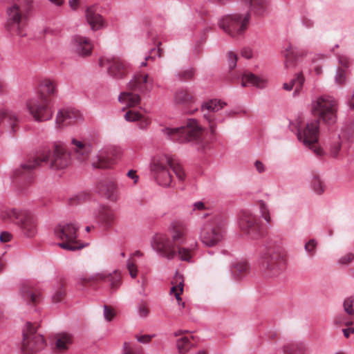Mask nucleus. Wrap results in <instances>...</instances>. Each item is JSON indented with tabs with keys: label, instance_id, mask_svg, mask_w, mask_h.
<instances>
[{
	"label": "nucleus",
	"instance_id": "nucleus-1",
	"mask_svg": "<svg viewBox=\"0 0 354 354\" xmlns=\"http://www.w3.org/2000/svg\"><path fill=\"white\" fill-rule=\"evenodd\" d=\"M150 171L153 180L163 187H172L175 185L170 169L179 181L183 182L186 175L183 167L174 162L172 158L166 154H159L152 158Z\"/></svg>",
	"mask_w": 354,
	"mask_h": 354
},
{
	"label": "nucleus",
	"instance_id": "nucleus-2",
	"mask_svg": "<svg viewBox=\"0 0 354 354\" xmlns=\"http://www.w3.org/2000/svg\"><path fill=\"white\" fill-rule=\"evenodd\" d=\"M50 160V167L54 169H63L71 165V153L65 144L61 142H54L52 147V153H41L37 157L29 160L21 167V171H17V175L29 172L39 167L41 162Z\"/></svg>",
	"mask_w": 354,
	"mask_h": 354
},
{
	"label": "nucleus",
	"instance_id": "nucleus-3",
	"mask_svg": "<svg viewBox=\"0 0 354 354\" xmlns=\"http://www.w3.org/2000/svg\"><path fill=\"white\" fill-rule=\"evenodd\" d=\"M286 262L283 250L279 243L269 241L261 257L260 266L267 278H274L286 269Z\"/></svg>",
	"mask_w": 354,
	"mask_h": 354
},
{
	"label": "nucleus",
	"instance_id": "nucleus-4",
	"mask_svg": "<svg viewBox=\"0 0 354 354\" xmlns=\"http://www.w3.org/2000/svg\"><path fill=\"white\" fill-rule=\"evenodd\" d=\"M4 221H10L17 225L22 234L27 238H32L37 233V221L29 211L17 208H8L0 214Z\"/></svg>",
	"mask_w": 354,
	"mask_h": 354
},
{
	"label": "nucleus",
	"instance_id": "nucleus-5",
	"mask_svg": "<svg viewBox=\"0 0 354 354\" xmlns=\"http://www.w3.org/2000/svg\"><path fill=\"white\" fill-rule=\"evenodd\" d=\"M28 3L26 0H15L7 10L6 30L12 35L24 36L26 25Z\"/></svg>",
	"mask_w": 354,
	"mask_h": 354
},
{
	"label": "nucleus",
	"instance_id": "nucleus-6",
	"mask_svg": "<svg viewBox=\"0 0 354 354\" xmlns=\"http://www.w3.org/2000/svg\"><path fill=\"white\" fill-rule=\"evenodd\" d=\"M225 223L219 216H210L201 228V241L207 247L218 245L224 238Z\"/></svg>",
	"mask_w": 354,
	"mask_h": 354
},
{
	"label": "nucleus",
	"instance_id": "nucleus-7",
	"mask_svg": "<svg viewBox=\"0 0 354 354\" xmlns=\"http://www.w3.org/2000/svg\"><path fill=\"white\" fill-rule=\"evenodd\" d=\"M162 133L169 139L180 143L191 141H198L203 134V129L198 124L197 120L189 119L185 126L178 128L165 127Z\"/></svg>",
	"mask_w": 354,
	"mask_h": 354
},
{
	"label": "nucleus",
	"instance_id": "nucleus-8",
	"mask_svg": "<svg viewBox=\"0 0 354 354\" xmlns=\"http://www.w3.org/2000/svg\"><path fill=\"white\" fill-rule=\"evenodd\" d=\"M250 17L249 10L227 15L220 19L218 26L230 36L236 37L246 31L249 27Z\"/></svg>",
	"mask_w": 354,
	"mask_h": 354
},
{
	"label": "nucleus",
	"instance_id": "nucleus-9",
	"mask_svg": "<svg viewBox=\"0 0 354 354\" xmlns=\"http://www.w3.org/2000/svg\"><path fill=\"white\" fill-rule=\"evenodd\" d=\"M337 101L332 96L323 95L312 103L311 111L319 120L330 125L337 120Z\"/></svg>",
	"mask_w": 354,
	"mask_h": 354
},
{
	"label": "nucleus",
	"instance_id": "nucleus-10",
	"mask_svg": "<svg viewBox=\"0 0 354 354\" xmlns=\"http://www.w3.org/2000/svg\"><path fill=\"white\" fill-rule=\"evenodd\" d=\"M78 227L73 223L59 225L55 229V235L61 241L58 245L66 250L75 251L86 246L80 240L77 239Z\"/></svg>",
	"mask_w": 354,
	"mask_h": 354
},
{
	"label": "nucleus",
	"instance_id": "nucleus-11",
	"mask_svg": "<svg viewBox=\"0 0 354 354\" xmlns=\"http://www.w3.org/2000/svg\"><path fill=\"white\" fill-rule=\"evenodd\" d=\"M319 135V120L315 119L308 122L304 127L298 128V139L305 146L310 149L314 153L320 156L322 155V149L317 146Z\"/></svg>",
	"mask_w": 354,
	"mask_h": 354
},
{
	"label": "nucleus",
	"instance_id": "nucleus-12",
	"mask_svg": "<svg viewBox=\"0 0 354 354\" xmlns=\"http://www.w3.org/2000/svg\"><path fill=\"white\" fill-rule=\"evenodd\" d=\"M46 346L45 340L41 335L37 333L36 327L28 323L24 331V339L21 349L24 354H34L42 350Z\"/></svg>",
	"mask_w": 354,
	"mask_h": 354
},
{
	"label": "nucleus",
	"instance_id": "nucleus-13",
	"mask_svg": "<svg viewBox=\"0 0 354 354\" xmlns=\"http://www.w3.org/2000/svg\"><path fill=\"white\" fill-rule=\"evenodd\" d=\"M26 107L34 120L37 122L48 121L52 118L53 115L50 102L37 96L28 100Z\"/></svg>",
	"mask_w": 354,
	"mask_h": 354
},
{
	"label": "nucleus",
	"instance_id": "nucleus-14",
	"mask_svg": "<svg viewBox=\"0 0 354 354\" xmlns=\"http://www.w3.org/2000/svg\"><path fill=\"white\" fill-rule=\"evenodd\" d=\"M151 246L161 258L172 260L176 257V245L166 234L155 235Z\"/></svg>",
	"mask_w": 354,
	"mask_h": 354
},
{
	"label": "nucleus",
	"instance_id": "nucleus-15",
	"mask_svg": "<svg viewBox=\"0 0 354 354\" xmlns=\"http://www.w3.org/2000/svg\"><path fill=\"white\" fill-rule=\"evenodd\" d=\"M226 106V103L217 99L210 100L204 102L201 106V111L203 112V118L207 121L210 138L213 139L216 136V116L215 113L223 109Z\"/></svg>",
	"mask_w": 354,
	"mask_h": 354
},
{
	"label": "nucleus",
	"instance_id": "nucleus-16",
	"mask_svg": "<svg viewBox=\"0 0 354 354\" xmlns=\"http://www.w3.org/2000/svg\"><path fill=\"white\" fill-rule=\"evenodd\" d=\"M99 64L101 67H106L109 75L115 79H122L128 73L127 63L118 57H102Z\"/></svg>",
	"mask_w": 354,
	"mask_h": 354
},
{
	"label": "nucleus",
	"instance_id": "nucleus-17",
	"mask_svg": "<svg viewBox=\"0 0 354 354\" xmlns=\"http://www.w3.org/2000/svg\"><path fill=\"white\" fill-rule=\"evenodd\" d=\"M239 227L252 239H257L259 235L261 228L259 220L250 212H242L239 218Z\"/></svg>",
	"mask_w": 354,
	"mask_h": 354
},
{
	"label": "nucleus",
	"instance_id": "nucleus-18",
	"mask_svg": "<svg viewBox=\"0 0 354 354\" xmlns=\"http://www.w3.org/2000/svg\"><path fill=\"white\" fill-rule=\"evenodd\" d=\"M82 120V115L77 110L61 109L55 118L57 129H62L68 125L74 124Z\"/></svg>",
	"mask_w": 354,
	"mask_h": 354
},
{
	"label": "nucleus",
	"instance_id": "nucleus-19",
	"mask_svg": "<svg viewBox=\"0 0 354 354\" xmlns=\"http://www.w3.org/2000/svg\"><path fill=\"white\" fill-rule=\"evenodd\" d=\"M98 280L110 282L111 290L112 291H115L122 283V277L120 272L118 270H115L112 273H106L104 272L94 274L88 279L82 278L80 279V283L82 285H85L87 282Z\"/></svg>",
	"mask_w": 354,
	"mask_h": 354
},
{
	"label": "nucleus",
	"instance_id": "nucleus-20",
	"mask_svg": "<svg viewBox=\"0 0 354 354\" xmlns=\"http://www.w3.org/2000/svg\"><path fill=\"white\" fill-rule=\"evenodd\" d=\"M169 237L176 245L185 244L188 238L187 224L183 221L173 222L169 227Z\"/></svg>",
	"mask_w": 354,
	"mask_h": 354
},
{
	"label": "nucleus",
	"instance_id": "nucleus-21",
	"mask_svg": "<svg viewBox=\"0 0 354 354\" xmlns=\"http://www.w3.org/2000/svg\"><path fill=\"white\" fill-rule=\"evenodd\" d=\"M97 191L105 196L111 201H116L118 198L119 189L116 181L113 178H105L97 185Z\"/></svg>",
	"mask_w": 354,
	"mask_h": 354
},
{
	"label": "nucleus",
	"instance_id": "nucleus-22",
	"mask_svg": "<svg viewBox=\"0 0 354 354\" xmlns=\"http://www.w3.org/2000/svg\"><path fill=\"white\" fill-rule=\"evenodd\" d=\"M129 88L141 93L150 92L153 88V80L148 75L139 73L129 82Z\"/></svg>",
	"mask_w": 354,
	"mask_h": 354
},
{
	"label": "nucleus",
	"instance_id": "nucleus-23",
	"mask_svg": "<svg viewBox=\"0 0 354 354\" xmlns=\"http://www.w3.org/2000/svg\"><path fill=\"white\" fill-rule=\"evenodd\" d=\"M73 47L74 51L78 55L86 57L91 55L93 44L88 37L75 35L73 38Z\"/></svg>",
	"mask_w": 354,
	"mask_h": 354
},
{
	"label": "nucleus",
	"instance_id": "nucleus-24",
	"mask_svg": "<svg viewBox=\"0 0 354 354\" xmlns=\"http://www.w3.org/2000/svg\"><path fill=\"white\" fill-rule=\"evenodd\" d=\"M20 292L30 305H36L41 301V293L40 290L28 282L24 283L21 285Z\"/></svg>",
	"mask_w": 354,
	"mask_h": 354
},
{
	"label": "nucleus",
	"instance_id": "nucleus-25",
	"mask_svg": "<svg viewBox=\"0 0 354 354\" xmlns=\"http://www.w3.org/2000/svg\"><path fill=\"white\" fill-rule=\"evenodd\" d=\"M198 244L196 241L192 242L189 246H185V244L178 245L176 248V256H178L180 261L191 263L198 249Z\"/></svg>",
	"mask_w": 354,
	"mask_h": 354
},
{
	"label": "nucleus",
	"instance_id": "nucleus-26",
	"mask_svg": "<svg viewBox=\"0 0 354 354\" xmlns=\"http://www.w3.org/2000/svg\"><path fill=\"white\" fill-rule=\"evenodd\" d=\"M56 83L51 80L46 79L41 82L37 97L51 101V98L57 93Z\"/></svg>",
	"mask_w": 354,
	"mask_h": 354
},
{
	"label": "nucleus",
	"instance_id": "nucleus-27",
	"mask_svg": "<svg viewBox=\"0 0 354 354\" xmlns=\"http://www.w3.org/2000/svg\"><path fill=\"white\" fill-rule=\"evenodd\" d=\"M71 144L73 145L72 149L76 158L82 162L87 160L91 151V145L75 138L72 139Z\"/></svg>",
	"mask_w": 354,
	"mask_h": 354
},
{
	"label": "nucleus",
	"instance_id": "nucleus-28",
	"mask_svg": "<svg viewBox=\"0 0 354 354\" xmlns=\"http://www.w3.org/2000/svg\"><path fill=\"white\" fill-rule=\"evenodd\" d=\"M87 22L93 30H97L103 27L104 20L102 17L96 12L95 6H90L86 10Z\"/></svg>",
	"mask_w": 354,
	"mask_h": 354
},
{
	"label": "nucleus",
	"instance_id": "nucleus-29",
	"mask_svg": "<svg viewBox=\"0 0 354 354\" xmlns=\"http://www.w3.org/2000/svg\"><path fill=\"white\" fill-rule=\"evenodd\" d=\"M174 100L176 104L188 106L195 102V97L188 89L180 88L175 93Z\"/></svg>",
	"mask_w": 354,
	"mask_h": 354
},
{
	"label": "nucleus",
	"instance_id": "nucleus-30",
	"mask_svg": "<svg viewBox=\"0 0 354 354\" xmlns=\"http://www.w3.org/2000/svg\"><path fill=\"white\" fill-rule=\"evenodd\" d=\"M304 51L298 49L292 46H289L284 52L285 67L292 68L295 66L298 57L304 56Z\"/></svg>",
	"mask_w": 354,
	"mask_h": 354
},
{
	"label": "nucleus",
	"instance_id": "nucleus-31",
	"mask_svg": "<svg viewBox=\"0 0 354 354\" xmlns=\"http://www.w3.org/2000/svg\"><path fill=\"white\" fill-rule=\"evenodd\" d=\"M55 351L63 353L67 351L73 342L72 336L66 333H57L55 335Z\"/></svg>",
	"mask_w": 354,
	"mask_h": 354
},
{
	"label": "nucleus",
	"instance_id": "nucleus-32",
	"mask_svg": "<svg viewBox=\"0 0 354 354\" xmlns=\"http://www.w3.org/2000/svg\"><path fill=\"white\" fill-rule=\"evenodd\" d=\"M124 119L128 122H137L140 129L147 128L151 123L149 118L142 115L138 111L129 110L124 114Z\"/></svg>",
	"mask_w": 354,
	"mask_h": 354
},
{
	"label": "nucleus",
	"instance_id": "nucleus-33",
	"mask_svg": "<svg viewBox=\"0 0 354 354\" xmlns=\"http://www.w3.org/2000/svg\"><path fill=\"white\" fill-rule=\"evenodd\" d=\"M97 217L104 225H110L114 221L115 214L110 207L101 205L98 208Z\"/></svg>",
	"mask_w": 354,
	"mask_h": 354
},
{
	"label": "nucleus",
	"instance_id": "nucleus-34",
	"mask_svg": "<svg viewBox=\"0 0 354 354\" xmlns=\"http://www.w3.org/2000/svg\"><path fill=\"white\" fill-rule=\"evenodd\" d=\"M172 287L171 288L170 292L174 295L179 303L181 301L180 295L183 292V286H184V278L183 276L176 272L172 281H171Z\"/></svg>",
	"mask_w": 354,
	"mask_h": 354
},
{
	"label": "nucleus",
	"instance_id": "nucleus-35",
	"mask_svg": "<svg viewBox=\"0 0 354 354\" xmlns=\"http://www.w3.org/2000/svg\"><path fill=\"white\" fill-rule=\"evenodd\" d=\"M241 82L243 86H254L257 88H263L266 84V80L250 73H244Z\"/></svg>",
	"mask_w": 354,
	"mask_h": 354
},
{
	"label": "nucleus",
	"instance_id": "nucleus-36",
	"mask_svg": "<svg viewBox=\"0 0 354 354\" xmlns=\"http://www.w3.org/2000/svg\"><path fill=\"white\" fill-rule=\"evenodd\" d=\"M305 78L303 73H299L297 74V77L292 79L289 83H284L283 88L287 91H290L295 88L294 95L296 96L299 95L301 90Z\"/></svg>",
	"mask_w": 354,
	"mask_h": 354
},
{
	"label": "nucleus",
	"instance_id": "nucleus-37",
	"mask_svg": "<svg viewBox=\"0 0 354 354\" xmlns=\"http://www.w3.org/2000/svg\"><path fill=\"white\" fill-rule=\"evenodd\" d=\"M250 272V266L247 261H241L235 263L232 268V273L236 279H241Z\"/></svg>",
	"mask_w": 354,
	"mask_h": 354
},
{
	"label": "nucleus",
	"instance_id": "nucleus-38",
	"mask_svg": "<svg viewBox=\"0 0 354 354\" xmlns=\"http://www.w3.org/2000/svg\"><path fill=\"white\" fill-rule=\"evenodd\" d=\"M119 101L125 104L127 106L131 107L138 104L140 102V97L138 94L126 91L122 93L119 96Z\"/></svg>",
	"mask_w": 354,
	"mask_h": 354
},
{
	"label": "nucleus",
	"instance_id": "nucleus-39",
	"mask_svg": "<svg viewBox=\"0 0 354 354\" xmlns=\"http://www.w3.org/2000/svg\"><path fill=\"white\" fill-rule=\"evenodd\" d=\"M250 10L257 16H262L268 6V0H249Z\"/></svg>",
	"mask_w": 354,
	"mask_h": 354
},
{
	"label": "nucleus",
	"instance_id": "nucleus-40",
	"mask_svg": "<svg viewBox=\"0 0 354 354\" xmlns=\"http://www.w3.org/2000/svg\"><path fill=\"white\" fill-rule=\"evenodd\" d=\"M284 354H308V348L303 344H288L283 347Z\"/></svg>",
	"mask_w": 354,
	"mask_h": 354
},
{
	"label": "nucleus",
	"instance_id": "nucleus-41",
	"mask_svg": "<svg viewBox=\"0 0 354 354\" xmlns=\"http://www.w3.org/2000/svg\"><path fill=\"white\" fill-rule=\"evenodd\" d=\"M66 280L64 278H60L58 282V286L55 293L53 297V301L54 303H58L62 301L66 296Z\"/></svg>",
	"mask_w": 354,
	"mask_h": 354
},
{
	"label": "nucleus",
	"instance_id": "nucleus-42",
	"mask_svg": "<svg viewBox=\"0 0 354 354\" xmlns=\"http://www.w3.org/2000/svg\"><path fill=\"white\" fill-rule=\"evenodd\" d=\"M192 346V344L187 336H183L176 341V347L180 354H186Z\"/></svg>",
	"mask_w": 354,
	"mask_h": 354
},
{
	"label": "nucleus",
	"instance_id": "nucleus-43",
	"mask_svg": "<svg viewBox=\"0 0 354 354\" xmlns=\"http://www.w3.org/2000/svg\"><path fill=\"white\" fill-rule=\"evenodd\" d=\"M112 162L111 158L100 154L97 156V160L93 162V165L96 168L106 169L111 167Z\"/></svg>",
	"mask_w": 354,
	"mask_h": 354
},
{
	"label": "nucleus",
	"instance_id": "nucleus-44",
	"mask_svg": "<svg viewBox=\"0 0 354 354\" xmlns=\"http://www.w3.org/2000/svg\"><path fill=\"white\" fill-rule=\"evenodd\" d=\"M351 316H348L347 314H339L334 318V324L338 327L342 326H350L353 324V321L351 318Z\"/></svg>",
	"mask_w": 354,
	"mask_h": 354
},
{
	"label": "nucleus",
	"instance_id": "nucleus-45",
	"mask_svg": "<svg viewBox=\"0 0 354 354\" xmlns=\"http://www.w3.org/2000/svg\"><path fill=\"white\" fill-rule=\"evenodd\" d=\"M142 348L138 345L124 342L123 346V354H142Z\"/></svg>",
	"mask_w": 354,
	"mask_h": 354
},
{
	"label": "nucleus",
	"instance_id": "nucleus-46",
	"mask_svg": "<svg viewBox=\"0 0 354 354\" xmlns=\"http://www.w3.org/2000/svg\"><path fill=\"white\" fill-rule=\"evenodd\" d=\"M259 211L262 216V217L264 218V220L268 223H271L272 218L270 216V209L268 206L266 204L265 202L261 201L259 202Z\"/></svg>",
	"mask_w": 354,
	"mask_h": 354
},
{
	"label": "nucleus",
	"instance_id": "nucleus-47",
	"mask_svg": "<svg viewBox=\"0 0 354 354\" xmlns=\"http://www.w3.org/2000/svg\"><path fill=\"white\" fill-rule=\"evenodd\" d=\"M353 303H354V297L351 296L346 298L343 303V307L345 313L348 316L354 315V309H353Z\"/></svg>",
	"mask_w": 354,
	"mask_h": 354
},
{
	"label": "nucleus",
	"instance_id": "nucleus-48",
	"mask_svg": "<svg viewBox=\"0 0 354 354\" xmlns=\"http://www.w3.org/2000/svg\"><path fill=\"white\" fill-rule=\"evenodd\" d=\"M194 75V71L192 68H187L178 72V77L181 81H188L192 80Z\"/></svg>",
	"mask_w": 354,
	"mask_h": 354
},
{
	"label": "nucleus",
	"instance_id": "nucleus-49",
	"mask_svg": "<svg viewBox=\"0 0 354 354\" xmlns=\"http://www.w3.org/2000/svg\"><path fill=\"white\" fill-rule=\"evenodd\" d=\"M313 190L318 194H322L324 192V186L322 181L318 176H315L312 181Z\"/></svg>",
	"mask_w": 354,
	"mask_h": 354
},
{
	"label": "nucleus",
	"instance_id": "nucleus-50",
	"mask_svg": "<svg viewBox=\"0 0 354 354\" xmlns=\"http://www.w3.org/2000/svg\"><path fill=\"white\" fill-rule=\"evenodd\" d=\"M346 75L344 68H338L335 75V82L339 85H344L346 83Z\"/></svg>",
	"mask_w": 354,
	"mask_h": 354
},
{
	"label": "nucleus",
	"instance_id": "nucleus-51",
	"mask_svg": "<svg viewBox=\"0 0 354 354\" xmlns=\"http://www.w3.org/2000/svg\"><path fill=\"white\" fill-rule=\"evenodd\" d=\"M317 243L315 239H310L305 244V250L310 257H313L315 254Z\"/></svg>",
	"mask_w": 354,
	"mask_h": 354
},
{
	"label": "nucleus",
	"instance_id": "nucleus-52",
	"mask_svg": "<svg viewBox=\"0 0 354 354\" xmlns=\"http://www.w3.org/2000/svg\"><path fill=\"white\" fill-rule=\"evenodd\" d=\"M104 315L106 321H111L115 315V310L109 306H104Z\"/></svg>",
	"mask_w": 354,
	"mask_h": 354
},
{
	"label": "nucleus",
	"instance_id": "nucleus-53",
	"mask_svg": "<svg viewBox=\"0 0 354 354\" xmlns=\"http://www.w3.org/2000/svg\"><path fill=\"white\" fill-rule=\"evenodd\" d=\"M127 268L131 277L132 278H136L138 274L137 266L131 260H129Z\"/></svg>",
	"mask_w": 354,
	"mask_h": 354
},
{
	"label": "nucleus",
	"instance_id": "nucleus-54",
	"mask_svg": "<svg viewBox=\"0 0 354 354\" xmlns=\"http://www.w3.org/2000/svg\"><path fill=\"white\" fill-rule=\"evenodd\" d=\"M138 313L142 317H147L149 314V308L145 302H142L138 306Z\"/></svg>",
	"mask_w": 354,
	"mask_h": 354
},
{
	"label": "nucleus",
	"instance_id": "nucleus-55",
	"mask_svg": "<svg viewBox=\"0 0 354 354\" xmlns=\"http://www.w3.org/2000/svg\"><path fill=\"white\" fill-rule=\"evenodd\" d=\"M228 66L230 70L234 69L236 66L237 56L233 52L227 53Z\"/></svg>",
	"mask_w": 354,
	"mask_h": 354
},
{
	"label": "nucleus",
	"instance_id": "nucleus-56",
	"mask_svg": "<svg viewBox=\"0 0 354 354\" xmlns=\"http://www.w3.org/2000/svg\"><path fill=\"white\" fill-rule=\"evenodd\" d=\"M354 259V254L353 253H347L345 255L342 256L339 259V263L341 265H348L352 262Z\"/></svg>",
	"mask_w": 354,
	"mask_h": 354
},
{
	"label": "nucleus",
	"instance_id": "nucleus-57",
	"mask_svg": "<svg viewBox=\"0 0 354 354\" xmlns=\"http://www.w3.org/2000/svg\"><path fill=\"white\" fill-rule=\"evenodd\" d=\"M340 149H341V143L339 142H337L333 144V145L331 146V148H330V155L333 158H337Z\"/></svg>",
	"mask_w": 354,
	"mask_h": 354
},
{
	"label": "nucleus",
	"instance_id": "nucleus-58",
	"mask_svg": "<svg viewBox=\"0 0 354 354\" xmlns=\"http://www.w3.org/2000/svg\"><path fill=\"white\" fill-rule=\"evenodd\" d=\"M339 68H348L349 66V59L345 55H338Z\"/></svg>",
	"mask_w": 354,
	"mask_h": 354
},
{
	"label": "nucleus",
	"instance_id": "nucleus-59",
	"mask_svg": "<svg viewBox=\"0 0 354 354\" xmlns=\"http://www.w3.org/2000/svg\"><path fill=\"white\" fill-rule=\"evenodd\" d=\"M160 43L158 44V45H160ZM150 53H151V55L146 57V61H148V60H150V59H153V56L151 55L153 54V53H157L158 56L159 57H162V55H163V50L161 48H160L159 46H158V49L157 50L152 49L151 50Z\"/></svg>",
	"mask_w": 354,
	"mask_h": 354
},
{
	"label": "nucleus",
	"instance_id": "nucleus-60",
	"mask_svg": "<svg viewBox=\"0 0 354 354\" xmlns=\"http://www.w3.org/2000/svg\"><path fill=\"white\" fill-rule=\"evenodd\" d=\"M12 238V234L8 232H3L0 234V241L3 243L10 241Z\"/></svg>",
	"mask_w": 354,
	"mask_h": 354
},
{
	"label": "nucleus",
	"instance_id": "nucleus-61",
	"mask_svg": "<svg viewBox=\"0 0 354 354\" xmlns=\"http://www.w3.org/2000/svg\"><path fill=\"white\" fill-rule=\"evenodd\" d=\"M207 209V207L205 206V204L203 202L198 201L194 203L193 205V211L196 210H205Z\"/></svg>",
	"mask_w": 354,
	"mask_h": 354
},
{
	"label": "nucleus",
	"instance_id": "nucleus-62",
	"mask_svg": "<svg viewBox=\"0 0 354 354\" xmlns=\"http://www.w3.org/2000/svg\"><path fill=\"white\" fill-rule=\"evenodd\" d=\"M89 194L87 193H82L77 195L75 198H73V201L77 200V203H81L82 201H85L89 198Z\"/></svg>",
	"mask_w": 354,
	"mask_h": 354
},
{
	"label": "nucleus",
	"instance_id": "nucleus-63",
	"mask_svg": "<svg viewBox=\"0 0 354 354\" xmlns=\"http://www.w3.org/2000/svg\"><path fill=\"white\" fill-rule=\"evenodd\" d=\"M136 337L141 343H148L151 339V337L147 335H136Z\"/></svg>",
	"mask_w": 354,
	"mask_h": 354
},
{
	"label": "nucleus",
	"instance_id": "nucleus-64",
	"mask_svg": "<svg viewBox=\"0 0 354 354\" xmlns=\"http://www.w3.org/2000/svg\"><path fill=\"white\" fill-rule=\"evenodd\" d=\"M127 176L133 180V184H136L138 180V176L136 174V171L135 170H129L127 172Z\"/></svg>",
	"mask_w": 354,
	"mask_h": 354
}]
</instances>
